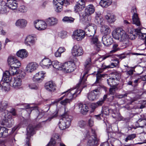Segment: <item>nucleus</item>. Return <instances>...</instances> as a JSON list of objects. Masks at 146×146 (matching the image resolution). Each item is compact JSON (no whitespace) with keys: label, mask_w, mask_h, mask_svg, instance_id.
I'll return each mask as SVG.
<instances>
[{"label":"nucleus","mask_w":146,"mask_h":146,"mask_svg":"<svg viewBox=\"0 0 146 146\" xmlns=\"http://www.w3.org/2000/svg\"><path fill=\"white\" fill-rule=\"evenodd\" d=\"M12 115H17L16 111L14 108L11 109L9 111H5L2 113L1 116L3 120V123L9 127H11L14 123V121Z\"/></svg>","instance_id":"1"},{"label":"nucleus","mask_w":146,"mask_h":146,"mask_svg":"<svg viewBox=\"0 0 146 146\" xmlns=\"http://www.w3.org/2000/svg\"><path fill=\"white\" fill-rule=\"evenodd\" d=\"M97 27L96 25L91 26L88 28V30L91 31V33L88 31H87V36L89 37L90 41L91 44H94L95 45V48L98 51L100 50V48L101 47L102 44L98 41L96 36L94 35L96 32Z\"/></svg>","instance_id":"2"},{"label":"nucleus","mask_w":146,"mask_h":146,"mask_svg":"<svg viewBox=\"0 0 146 146\" xmlns=\"http://www.w3.org/2000/svg\"><path fill=\"white\" fill-rule=\"evenodd\" d=\"M72 117L66 112L61 116V118L59 122V126L60 129L64 130L68 128L70 125Z\"/></svg>","instance_id":"3"},{"label":"nucleus","mask_w":146,"mask_h":146,"mask_svg":"<svg viewBox=\"0 0 146 146\" xmlns=\"http://www.w3.org/2000/svg\"><path fill=\"white\" fill-rule=\"evenodd\" d=\"M19 68L14 66H11L9 71H6L3 74V77L5 80L10 81L11 79V76L17 74L18 73Z\"/></svg>","instance_id":"4"},{"label":"nucleus","mask_w":146,"mask_h":146,"mask_svg":"<svg viewBox=\"0 0 146 146\" xmlns=\"http://www.w3.org/2000/svg\"><path fill=\"white\" fill-rule=\"evenodd\" d=\"M86 137L88 139L87 145L88 146H96L98 145V139L97 138L95 133L90 136L89 133L88 131L85 132Z\"/></svg>","instance_id":"5"},{"label":"nucleus","mask_w":146,"mask_h":146,"mask_svg":"<svg viewBox=\"0 0 146 146\" xmlns=\"http://www.w3.org/2000/svg\"><path fill=\"white\" fill-rule=\"evenodd\" d=\"M95 10L94 7L92 4H90L85 7V11L80 15L85 20L87 19L88 17L93 13Z\"/></svg>","instance_id":"6"},{"label":"nucleus","mask_w":146,"mask_h":146,"mask_svg":"<svg viewBox=\"0 0 146 146\" xmlns=\"http://www.w3.org/2000/svg\"><path fill=\"white\" fill-rule=\"evenodd\" d=\"M53 3L56 8V11L58 12L62 10L63 5L66 6L70 4L68 0H54Z\"/></svg>","instance_id":"7"},{"label":"nucleus","mask_w":146,"mask_h":146,"mask_svg":"<svg viewBox=\"0 0 146 146\" xmlns=\"http://www.w3.org/2000/svg\"><path fill=\"white\" fill-rule=\"evenodd\" d=\"M74 63L71 62H65L62 65V70L66 73L72 72L74 70Z\"/></svg>","instance_id":"8"},{"label":"nucleus","mask_w":146,"mask_h":146,"mask_svg":"<svg viewBox=\"0 0 146 146\" xmlns=\"http://www.w3.org/2000/svg\"><path fill=\"white\" fill-rule=\"evenodd\" d=\"M81 92V90H75V89H69L68 91L62 93V94H66V96L68 98V99L70 98L71 101L73 98H76L78 94H79Z\"/></svg>","instance_id":"9"},{"label":"nucleus","mask_w":146,"mask_h":146,"mask_svg":"<svg viewBox=\"0 0 146 146\" xmlns=\"http://www.w3.org/2000/svg\"><path fill=\"white\" fill-rule=\"evenodd\" d=\"M92 65L91 59L90 58H89L86 59L84 65V74L82 77V81L83 80V79L86 78V74L88 73V71L91 68ZM86 80V79L84 80V81L85 82Z\"/></svg>","instance_id":"10"},{"label":"nucleus","mask_w":146,"mask_h":146,"mask_svg":"<svg viewBox=\"0 0 146 146\" xmlns=\"http://www.w3.org/2000/svg\"><path fill=\"white\" fill-rule=\"evenodd\" d=\"M131 12L133 13L132 17L133 24L138 26H140V22L137 13L136 8L135 7L133 6L132 7Z\"/></svg>","instance_id":"11"},{"label":"nucleus","mask_w":146,"mask_h":146,"mask_svg":"<svg viewBox=\"0 0 146 146\" xmlns=\"http://www.w3.org/2000/svg\"><path fill=\"white\" fill-rule=\"evenodd\" d=\"M82 48L79 45L74 46L72 49V53L73 56L75 57L80 56L83 54Z\"/></svg>","instance_id":"12"},{"label":"nucleus","mask_w":146,"mask_h":146,"mask_svg":"<svg viewBox=\"0 0 146 146\" xmlns=\"http://www.w3.org/2000/svg\"><path fill=\"white\" fill-rule=\"evenodd\" d=\"M7 61L8 64L11 66L19 68L21 66V64L20 61L13 56L9 57Z\"/></svg>","instance_id":"13"},{"label":"nucleus","mask_w":146,"mask_h":146,"mask_svg":"<svg viewBox=\"0 0 146 146\" xmlns=\"http://www.w3.org/2000/svg\"><path fill=\"white\" fill-rule=\"evenodd\" d=\"M73 35L77 40H81L85 37V32L82 29H77L73 32Z\"/></svg>","instance_id":"14"},{"label":"nucleus","mask_w":146,"mask_h":146,"mask_svg":"<svg viewBox=\"0 0 146 146\" xmlns=\"http://www.w3.org/2000/svg\"><path fill=\"white\" fill-rule=\"evenodd\" d=\"M102 70H100L96 74V80L94 84V85H96L99 88L101 86V81L102 80V78H104L106 75L105 74H101L102 72Z\"/></svg>","instance_id":"15"},{"label":"nucleus","mask_w":146,"mask_h":146,"mask_svg":"<svg viewBox=\"0 0 146 146\" xmlns=\"http://www.w3.org/2000/svg\"><path fill=\"white\" fill-rule=\"evenodd\" d=\"M34 24L36 28L38 30H44L47 27L46 23L42 20L36 21H34Z\"/></svg>","instance_id":"16"},{"label":"nucleus","mask_w":146,"mask_h":146,"mask_svg":"<svg viewBox=\"0 0 146 146\" xmlns=\"http://www.w3.org/2000/svg\"><path fill=\"white\" fill-rule=\"evenodd\" d=\"M99 94V92L98 90H94L88 93V98L90 100L93 101L98 98Z\"/></svg>","instance_id":"17"},{"label":"nucleus","mask_w":146,"mask_h":146,"mask_svg":"<svg viewBox=\"0 0 146 146\" xmlns=\"http://www.w3.org/2000/svg\"><path fill=\"white\" fill-rule=\"evenodd\" d=\"M52 62L49 58H44L40 62V65L44 68H48L52 67Z\"/></svg>","instance_id":"18"},{"label":"nucleus","mask_w":146,"mask_h":146,"mask_svg":"<svg viewBox=\"0 0 146 146\" xmlns=\"http://www.w3.org/2000/svg\"><path fill=\"white\" fill-rule=\"evenodd\" d=\"M102 41L103 44L107 46L111 45L113 42L111 35L103 36L102 37Z\"/></svg>","instance_id":"19"},{"label":"nucleus","mask_w":146,"mask_h":146,"mask_svg":"<svg viewBox=\"0 0 146 146\" xmlns=\"http://www.w3.org/2000/svg\"><path fill=\"white\" fill-rule=\"evenodd\" d=\"M85 6V2L83 0L79 1L76 3L74 7L75 11L77 12L82 10Z\"/></svg>","instance_id":"20"},{"label":"nucleus","mask_w":146,"mask_h":146,"mask_svg":"<svg viewBox=\"0 0 146 146\" xmlns=\"http://www.w3.org/2000/svg\"><path fill=\"white\" fill-rule=\"evenodd\" d=\"M45 87L46 90L48 91L54 92L56 90V85L52 81H50L45 83Z\"/></svg>","instance_id":"21"},{"label":"nucleus","mask_w":146,"mask_h":146,"mask_svg":"<svg viewBox=\"0 0 146 146\" xmlns=\"http://www.w3.org/2000/svg\"><path fill=\"white\" fill-rule=\"evenodd\" d=\"M6 8L7 7L9 8L12 10L17 9L18 7V4L15 1L12 0H7L6 3Z\"/></svg>","instance_id":"22"},{"label":"nucleus","mask_w":146,"mask_h":146,"mask_svg":"<svg viewBox=\"0 0 146 146\" xmlns=\"http://www.w3.org/2000/svg\"><path fill=\"white\" fill-rule=\"evenodd\" d=\"M38 67V64L35 62L29 63L26 67V70L28 72H32L35 70Z\"/></svg>","instance_id":"23"},{"label":"nucleus","mask_w":146,"mask_h":146,"mask_svg":"<svg viewBox=\"0 0 146 146\" xmlns=\"http://www.w3.org/2000/svg\"><path fill=\"white\" fill-rule=\"evenodd\" d=\"M123 29L121 28H118L113 30L112 33L113 37L115 39L119 40L121 36Z\"/></svg>","instance_id":"24"},{"label":"nucleus","mask_w":146,"mask_h":146,"mask_svg":"<svg viewBox=\"0 0 146 146\" xmlns=\"http://www.w3.org/2000/svg\"><path fill=\"white\" fill-rule=\"evenodd\" d=\"M111 31L110 29L107 25H104L101 27L100 31L104 36L110 35Z\"/></svg>","instance_id":"25"},{"label":"nucleus","mask_w":146,"mask_h":146,"mask_svg":"<svg viewBox=\"0 0 146 146\" xmlns=\"http://www.w3.org/2000/svg\"><path fill=\"white\" fill-rule=\"evenodd\" d=\"M27 24V21L24 19H19L15 23V25L20 28L25 27H26Z\"/></svg>","instance_id":"26"},{"label":"nucleus","mask_w":146,"mask_h":146,"mask_svg":"<svg viewBox=\"0 0 146 146\" xmlns=\"http://www.w3.org/2000/svg\"><path fill=\"white\" fill-rule=\"evenodd\" d=\"M17 55L18 57L22 58H24L28 56V53L26 50L23 49L17 52Z\"/></svg>","instance_id":"27"},{"label":"nucleus","mask_w":146,"mask_h":146,"mask_svg":"<svg viewBox=\"0 0 146 146\" xmlns=\"http://www.w3.org/2000/svg\"><path fill=\"white\" fill-rule=\"evenodd\" d=\"M46 25L49 26H52L56 24L58 20L54 17H49L46 20Z\"/></svg>","instance_id":"28"},{"label":"nucleus","mask_w":146,"mask_h":146,"mask_svg":"<svg viewBox=\"0 0 146 146\" xmlns=\"http://www.w3.org/2000/svg\"><path fill=\"white\" fill-rule=\"evenodd\" d=\"M27 138L29 139L31 136L32 135L35 133V129L34 127L32 125H29L27 129Z\"/></svg>","instance_id":"29"},{"label":"nucleus","mask_w":146,"mask_h":146,"mask_svg":"<svg viewBox=\"0 0 146 146\" xmlns=\"http://www.w3.org/2000/svg\"><path fill=\"white\" fill-rule=\"evenodd\" d=\"M143 29L138 28L136 29L137 33L139 38L141 40L146 39V33H143Z\"/></svg>","instance_id":"30"},{"label":"nucleus","mask_w":146,"mask_h":146,"mask_svg":"<svg viewBox=\"0 0 146 146\" xmlns=\"http://www.w3.org/2000/svg\"><path fill=\"white\" fill-rule=\"evenodd\" d=\"M7 12L5 2L3 0H0V14H4Z\"/></svg>","instance_id":"31"},{"label":"nucleus","mask_w":146,"mask_h":146,"mask_svg":"<svg viewBox=\"0 0 146 146\" xmlns=\"http://www.w3.org/2000/svg\"><path fill=\"white\" fill-rule=\"evenodd\" d=\"M35 43V41L33 37L30 35L27 36L25 40V43L27 46H30V44L33 45Z\"/></svg>","instance_id":"32"},{"label":"nucleus","mask_w":146,"mask_h":146,"mask_svg":"<svg viewBox=\"0 0 146 146\" xmlns=\"http://www.w3.org/2000/svg\"><path fill=\"white\" fill-rule=\"evenodd\" d=\"M107 95H105L102 98H101L100 100L96 102V104L94 103L92 104V106L94 107V108H96L97 106H102L107 99Z\"/></svg>","instance_id":"33"},{"label":"nucleus","mask_w":146,"mask_h":146,"mask_svg":"<svg viewBox=\"0 0 146 146\" xmlns=\"http://www.w3.org/2000/svg\"><path fill=\"white\" fill-rule=\"evenodd\" d=\"M79 107L80 111L82 114L85 115L88 112V107L86 104H79Z\"/></svg>","instance_id":"34"},{"label":"nucleus","mask_w":146,"mask_h":146,"mask_svg":"<svg viewBox=\"0 0 146 146\" xmlns=\"http://www.w3.org/2000/svg\"><path fill=\"white\" fill-rule=\"evenodd\" d=\"M112 0H101L100 4L102 7H107L111 4Z\"/></svg>","instance_id":"35"},{"label":"nucleus","mask_w":146,"mask_h":146,"mask_svg":"<svg viewBox=\"0 0 146 146\" xmlns=\"http://www.w3.org/2000/svg\"><path fill=\"white\" fill-rule=\"evenodd\" d=\"M52 67L58 70H62V65L60 62L55 60L52 62Z\"/></svg>","instance_id":"36"},{"label":"nucleus","mask_w":146,"mask_h":146,"mask_svg":"<svg viewBox=\"0 0 146 146\" xmlns=\"http://www.w3.org/2000/svg\"><path fill=\"white\" fill-rule=\"evenodd\" d=\"M105 17L110 23H113L115 21L114 15L110 13H107Z\"/></svg>","instance_id":"37"},{"label":"nucleus","mask_w":146,"mask_h":146,"mask_svg":"<svg viewBox=\"0 0 146 146\" xmlns=\"http://www.w3.org/2000/svg\"><path fill=\"white\" fill-rule=\"evenodd\" d=\"M8 129L4 127H0V137H5L8 134Z\"/></svg>","instance_id":"38"},{"label":"nucleus","mask_w":146,"mask_h":146,"mask_svg":"<svg viewBox=\"0 0 146 146\" xmlns=\"http://www.w3.org/2000/svg\"><path fill=\"white\" fill-rule=\"evenodd\" d=\"M21 80L19 78H15L13 85L15 88H17L21 85Z\"/></svg>","instance_id":"39"},{"label":"nucleus","mask_w":146,"mask_h":146,"mask_svg":"<svg viewBox=\"0 0 146 146\" xmlns=\"http://www.w3.org/2000/svg\"><path fill=\"white\" fill-rule=\"evenodd\" d=\"M8 103L7 101H3L0 102V112L4 111L8 106Z\"/></svg>","instance_id":"40"},{"label":"nucleus","mask_w":146,"mask_h":146,"mask_svg":"<svg viewBox=\"0 0 146 146\" xmlns=\"http://www.w3.org/2000/svg\"><path fill=\"white\" fill-rule=\"evenodd\" d=\"M122 33H121L119 40L122 42L125 41L128 39V35L123 29L122 30Z\"/></svg>","instance_id":"41"},{"label":"nucleus","mask_w":146,"mask_h":146,"mask_svg":"<svg viewBox=\"0 0 146 146\" xmlns=\"http://www.w3.org/2000/svg\"><path fill=\"white\" fill-rule=\"evenodd\" d=\"M115 55L114 54H106L103 56L102 57L100 58L99 59V61L100 60L102 61L104 60L107 58H109V59L111 60H113L112 58H113L115 57Z\"/></svg>","instance_id":"42"},{"label":"nucleus","mask_w":146,"mask_h":146,"mask_svg":"<svg viewBox=\"0 0 146 146\" xmlns=\"http://www.w3.org/2000/svg\"><path fill=\"white\" fill-rule=\"evenodd\" d=\"M100 15V14H96L95 21L96 23L102 25L103 20Z\"/></svg>","instance_id":"43"},{"label":"nucleus","mask_w":146,"mask_h":146,"mask_svg":"<svg viewBox=\"0 0 146 146\" xmlns=\"http://www.w3.org/2000/svg\"><path fill=\"white\" fill-rule=\"evenodd\" d=\"M136 29H135L134 31L131 32L129 35H128V38H129L131 40H133L135 38L136 36L137 35V33Z\"/></svg>","instance_id":"44"},{"label":"nucleus","mask_w":146,"mask_h":146,"mask_svg":"<svg viewBox=\"0 0 146 146\" xmlns=\"http://www.w3.org/2000/svg\"><path fill=\"white\" fill-rule=\"evenodd\" d=\"M107 82L108 84L110 86H117L115 84V79L114 78H111L107 80Z\"/></svg>","instance_id":"45"},{"label":"nucleus","mask_w":146,"mask_h":146,"mask_svg":"<svg viewBox=\"0 0 146 146\" xmlns=\"http://www.w3.org/2000/svg\"><path fill=\"white\" fill-rule=\"evenodd\" d=\"M74 19L71 17H65L62 19V21L64 22L71 23L73 22Z\"/></svg>","instance_id":"46"},{"label":"nucleus","mask_w":146,"mask_h":146,"mask_svg":"<svg viewBox=\"0 0 146 146\" xmlns=\"http://www.w3.org/2000/svg\"><path fill=\"white\" fill-rule=\"evenodd\" d=\"M25 108L27 109V111L29 114L31 113L32 110H34L35 111V110L36 109L35 107H30V105L29 104H27L25 105Z\"/></svg>","instance_id":"47"},{"label":"nucleus","mask_w":146,"mask_h":146,"mask_svg":"<svg viewBox=\"0 0 146 146\" xmlns=\"http://www.w3.org/2000/svg\"><path fill=\"white\" fill-rule=\"evenodd\" d=\"M87 76H86V78H84L83 79V80L86 79V80H85V82L84 81V80H83L82 81V78L81 80L80 81V82H79V83L78 84V85H77V89H75V90H81V91L82 90V89H80V87H82V86H81L82 84H84V83L86 81V78H87ZM83 88H84V87H83Z\"/></svg>","instance_id":"48"},{"label":"nucleus","mask_w":146,"mask_h":146,"mask_svg":"<svg viewBox=\"0 0 146 146\" xmlns=\"http://www.w3.org/2000/svg\"><path fill=\"white\" fill-rule=\"evenodd\" d=\"M118 45L117 44H114L112 47L113 49L110 52V53H112L116 52L117 51L119 50V48H118Z\"/></svg>","instance_id":"49"},{"label":"nucleus","mask_w":146,"mask_h":146,"mask_svg":"<svg viewBox=\"0 0 146 146\" xmlns=\"http://www.w3.org/2000/svg\"><path fill=\"white\" fill-rule=\"evenodd\" d=\"M19 11L22 13H25L27 10V7L24 5L20 6L19 8Z\"/></svg>","instance_id":"50"},{"label":"nucleus","mask_w":146,"mask_h":146,"mask_svg":"<svg viewBox=\"0 0 146 146\" xmlns=\"http://www.w3.org/2000/svg\"><path fill=\"white\" fill-rule=\"evenodd\" d=\"M109 113V109L107 107H103L102 111V114H104L106 115H108Z\"/></svg>","instance_id":"51"},{"label":"nucleus","mask_w":146,"mask_h":146,"mask_svg":"<svg viewBox=\"0 0 146 146\" xmlns=\"http://www.w3.org/2000/svg\"><path fill=\"white\" fill-rule=\"evenodd\" d=\"M136 137L135 134H133L128 135L125 139V141L127 142L128 140H132Z\"/></svg>","instance_id":"52"},{"label":"nucleus","mask_w":146,"mask_h":146,"mask_svg":"<svg viewBox=\"0 0 146 146\" xmlns=\"http://www.w3.org/2000/svg\"><path fill=\"white\" fill-rule=\"evenodd\" d=\"M44 73L41 74V75H40V76H39L38 77H36L35 80L34 81L36 82H40L44 78Z\"/></svg>","instance_id":"53"},{"label":"nucleus","mask_w":146,"mask_h":146,"mask_svg":"<svg viewBox=\"0 0 146 146\" xmlns=\"http://www.w3.org/2000/svg\"><path fill=\"white\" fill-rule=\"evenodd\" d=\"M59 36L62 38H64L67 36V32L64 31L60 32L58 34Z\"/></svg>","instance_id":"54"},{"label":"nucleus","mask_w":146,"mask_h":146,"mask_svg":"<svg viewBox=\"0 0 146 146\" xmlns=\"http://www.w3.org/2000/svg\"><path fill=\"white\" fill-rule=\"evenodd\" d=\"M114 61H115L117 63H112L110 65L108 66V68H113L114 67H116L117 66L119 63V62L118 60H114Z\"/></svg>","instance_id":"55"},{"label":"nucleus","mask_w":146,"mask_h":146,"mask_svg":"<svg viewBox=\"0 0 146 146\" xmlns=\"http://www.w3.org/2000/svg\"><path fill=\"white\" fill-rule=\"evenodd\" d=\"M35 113H36L37 114H38L37 117V118L38 119H40L42 118L44 115V113L43 112H40L38 110L36 109L35 110Z\"/></svg>","instance_id":"56"},{"label":"nucleus","mask_w":146,"mask_h":146,"mask_svg":"<svg viewBox=\"0 0 146 146\" xmlns=\"http://www.w3.org/2000/svg\"><path fill=\"white\" fill-rule=\"evenodd\" d=\"M71 102V99L70 98L65 99L64 100L61 101L60 103V104L63 105H65L67 104L70 103Z\"/></svg>","instance_id":"57"},{"label":"nucleus","mask_w":146,"mask_h":146,"mask_svg":"<svg viewBox=\"0 0 146 146\" xmlns=\"http://www.w3.org/2000/svg\"><path fill=\"white\" fill-rule=\"evenodd\" d=\"M134 71H135L134 70L130 68L127 70L125 72L126 74L128 75V77L129 76H131L133 74Z\"/></svg>","instance_id":"58"},{"label":"nucleus","mask_w":146,"mask_h":146,"mask_svg":"<svg viewBox=\"0 0 146 146\" xmlns=\"http://www.w3.org/2000/svg\"><path fill=\"white\" fill-rule=\"evenodd\" d=\"M110 88L109 90V92L111 94H113L114 92L117 90L118 88L117 86H113Z\"/></svg>","instance_id":"59"},{"label":"nucleus","mask_w":146,"mask_h":146,"mask_svg":"<svg viewBox=\"0 0 146 146\" xmlns=\"http://www.w3.org/2000/svg\"><path fill=\"white\" fill-rule=\"evenodd\" d=\"M56 144V142L55 139L52 138L50 142L48 144V145L49 146H54Z\"/></svg>","instance_id":"60"},{"label":"nucleus","mask_w":146,"mask_h":146,"mask_svg":"<svg viewBox=\"0 0 146 146\" xmlns=\"http://www.w3.org/2000/svg\"><path fill=\"white\" fill-rule=\"evenodd\" d=\"M78 124L80 127H83L86 125V123L83 120H81L78 122Z\"/></svg>","instance_id":"61"},{"label":"nucleus","mask_w":146,"mask_h":146,"mask_svg":"<svg viewBox=\"0 0 146 146\" xmlns=\"http://www.w3.org/2000/svg\"><path fill=\"white\" fill-rule=\"evenodd\" d=\"M45 74V73L43 71H40L38 73H36L35 75L33 77V81H35V78L36 77H38L39 76H40V75H41V74Z\"/></svg>","instance_id":"62"},{"label":"nucleus","mask_w":146,"mask_h":146,"mask_svg":"<svg viewBox=\"0 0 146 146\" xmlns=\"http://www.w3.org/2000/svg\"><path fill=\"white\" fill-rule=\"evenodd\" d=\"M88 125L90 127H92L93 126L94 124V122L92 118L91 117L89 119L88 121Z\"/></svg>","instance_id":"63"},{"label":"nucleus","mask_w":146,"mask_h":146,"mask_svg":"<svg viewBox=\"0 0 146 146\" xmlns=\"http://www.w3.org/2000/svg\"><path fill=\"white\" fill-rule=\"evenodd\" d=\"M29 88L32 89H37L38 88L37 86L35 84H31L29 85Z\"/></svg>","instance_id":"64"}]
</instances>
